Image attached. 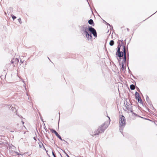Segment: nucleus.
Masks as SVG:
<instances>
[{
  "instance_id": "nucleus-22",
  "label": "nucleus",
  "mask_w": 157,
  "mask_h": 157,
  "mask_svg": "<svg viewBox=\"0 0 157 157\" xmlns=\"http://www.w3.org/2000/svg\"><path fill=\"white\" fill-rule=\"evenodd\" d=\"M20 62H21V63H23V62H24V61H22V60H20Z\"/></svg>"
},
{
  "instance_id": "nucleus-14",
  "label": "nucleus",
  "mask_w": 157,
  "mask_h": 157,
  "mask_svg": "<svg viewBox=\"0 0 157 157\" xmlns=\"http://www.w3.org/2000/svg\"><path fill=\"white\" fill-rule=\"evenodd\" d=\"M12 18H13V20H14V19L16 18V17H15V16H14V15H12Z\"/></svg>"
},
{
  "instance_id": "nucleus-13",
  "label": "nucleus",
  "mask_w": 157,
  "mask_h": 157,
  "mask_svg": "<svg viewBox=\"0 0 157 157\" xmlns=\"http://www.w3.org/2000/svg\"><path fill=\"white\" fill-rule=\"evenodd\" d=\"M135 95H136V98H137V97H139V93L138 92H136V93Z\"/></svg>"
},
{
  "instance_id": "nucleus-9",
  "label": "nucleus",
  "mask_w": 157,
  "mask_h": 157,
  "mask_svg": "<svg viewBox=\"0 0 157 157\" xmlns=\"http://www.w3.org/2000/svg\"><path fill=\"white\" fill-rule=\"evenodd\" d=\"M130 88L132 90H133L135 89V86L133 84L131 85L130 86Z\"/></svg>"
},
{
  "instance_id": "nucleus-16",
  "label": "nucleus",
  "mask_w": 157,
  "mask_h": 157,
  "mask_svg": "<svg viewBox=\"0 0 157 157\" xmlns=\"http://www.w3.org/2000/svg\"><path fill=\"white\" fill-rule=\"evenodd\" d=\"M41 144H42V146L41 145H40V144L39 145L40 147H41V148H42V146H43L44 147V149H45V148L44 147V145H43V144L42 143H41Z\"/></svg>"
},
{
  "instance_id": "nucleus-25",
  "label": "nucleus",
  "mask_w": 157,
  "mask_h": 157,
  "mask_svg": "<svg viewBox=\"0 0 157 157\" xmlns=\"http://www.w3.org/2000/svg\"><path fill=\"white\" fill-rule=\"evenodd\" d=\"M23 127H24L25 128H26L25 126L24 125H23Z\"/></svg>"
},
{
  "instance_id": "nucleus-23",
  "label": "nucleus",
  "mask_w": 157,
  "mask_h": 157,
  "mask_svg": "<svg viewBox=\"0 0 157 157\" xmlns=\"http://www.w3.org/2000/svg\"><path fill=\"white\" fill-rule=\"evenodd\" d=\"M23 86L25 87V88H26V84L25 83H24V84L23 85Z\"/></svg>"
},
{
  "instance_id": "nucleus-18",
  "label": "nucleus",
  "mask_w": 157,
  "mask_h": 157,
  "mask_svg": "<svg viewBox=\"0 0 157 157\" xmlns=\"http://www.w3.org/2000/svg\"><path fill=\"white\" fill-rule=\"evenodd\" d=\"M52 155H53L54 157H55L56 156L53 151L52 152Z\"/></svg>"
},
{
  "instance_id": "nucleus-10",
  "label": "nucleus",
  "mask_w": 157,
  "mask_h": 157,
  "mask_svg": "<svg viewBox=\"0 0 157 157\" xmlns=\"http://www.w3.org/2000/svg\"><path fill=\"white\" fill-rule=\"evenodd\" d=\"M88 23L90 25H92L93 23H94L93 20L92 19H90L88 21Z\"/></svg>"
},
{
  "instance_id": "nucleus-19",
  "label": "nucleus",
  "mask_w": 157,
  "mask_h": 157,
  "mask_svg": "<svg viewBox=\"0 0 157 157\" xmlns=\"http://www.w3.org/2000/svg\"><path fill=\"white\" fill-rule=\"evenodd\" d=\"M15 152L18 155H20L21 154H19L18 152H17L15 151Z\"/></svg>"
},
{
  "instance_id": "nucleus-8",
  "label": "nucleus",
  "mask_w": 157,
  "mask_h": 157,
  "mask_svg": "<svg viewBox=\"0 0 157 157\" xmlns=\"http://www.w3.org/2000/svg\"><path fill=\"white\" fill-rule=\"evenodd\" d=\"M126 110H127L128 111H130L131 112H132V109L131 108V106L129 105H127L126 106Z\"/></svg>"
},
{
  "instance_id": "nucleus-30",
  "label": "nucleus",
  "mask_w": 157,
  "mask_h": 157,
  "mask_svg": "<svg viewBox=\"0 0 157 157\" xmlns=\"http://www.w3.org/2000/svg\"><path fill=\"white\" fill-rule=\"evenodd\" d=\"M68 157H69L68 156Z\"/></svg>"
},
{
  "instance_id": "nucleus-24",
  "label": "nucleus",
  "mask_w": 157,
  "mask_h": 157,
  "mask_svg": "<svg viewBox=\"0 0 157 157\" xmlns=\"http://www.w3.org/2000/svg\"><path fill=\"white\" fill-rule=\"evenodd\" d=\"M11 63H13V61H12H12H11Z\"/></svg>"
},
{
  "instance_id": "nucleus-17",
  "label": "nucleus",
  "mask_w": 157,
  "mask_h": 157,
  "mask_svg": "<svg viewBox=\"0 0 157 157\" xmlns=\"http://www.w3.org/2000/svg\"><path fill=\"white\" fill-rule=\"evenodd\" d=\"M18 20L19 21V22H20V23H21V22H20V21H21V19L20 18H19V19H18Z\"/></svg>"
},
{
  "instance_id": "nucleus-1",
  "label": "nucleus",
  "mask_w": 157,
  "mask_h": 157,
  "mask_svg": "<svg viewBox=\"0 0 157 157\" xmlns=\"http://www.w3.org/2000/svg\"><path fill=\"white\" fill-rule=\"evenodd\" d=\"M117 43L118 44V49L117 52L116 53V54L120 59L124 55V61L125 62L126 61V54L125 46L123 45V40H118Z\"/></svg>"
},
{
  "instance_id": "nucleus-2",
  "label": "nucleus",
  "mask_w": 157,
  "mask_h": 157,
  "mask_svg": "<svg viewBox=\"0 0 157 157\" xmlns=\"http://www.w3.org/2000/svg\"><path fill=\"white\" fill-rule=\"evenodd\" d=\"M89 26H83L81 27V32L83 35L86 37L88 40L91 41L92 36L89 32Z\"/></svg>"
},
{
  "instance_id": "nucleus-26",
  "label": "nucleus",
  "mask_w": 157,
  "mask_h": 157,
  "mask_svg": "<svg viewBox=\"0 0 157 157\" xmlns=\"http://www.w3.org/2000/svg\"><path fill=\"white\" fill-rule=\"evenodd\" d=\"M148 98V97L147 96V98Z\"/></svg>"
},
{
  "instance_id": "nucleus-12",
  "label": "nucleus",
  "mask_w": 157,
  "mask_h": 157,
  "mask_svg": "<svg viewBox=\"0 0 157 157\" xmlns=\"http://www.w3.org/2000/svg\"><path fill=\"white\" fill-rule=\"evenodd\" d=\"M122 57L123 59V60L122 61V68H124V64L123 63H125L126 61L124 62V57H123V56Z\"/></svg>"
},
{
  "instance_id": "nucleus-27",
  "label": "nucleus",
  "mask_w": 157,
  "mask_h": 157,
  "mask_svg": "<svg viewBox=\"0 0 157 157\" xmlns=\"http://www.w3.org/2000/svg\"><path fill=\"white\" fill-rule=\"evenodd\" d=\"M22 82H23V83H24V81L23 80H22Z\"/></svg>"
},
{
  "instance_id": "nucleus-4",
  "label": "nucleus",
  "mask_w": 157,
  "mask_h": 157,
  "mask_svg": "<svg viewBox=\"0 0 157 157\" xmlns=\"http://www.w3.org/2000/svg\"><path fill=\"white\" fill-rule=\"evenodd\" d=\"M119 127L120 132L122 133L125 125V118L123 115L120 116Z\"/></svg>"
},
{
  "instance_id": "nucleus-15",
  "label": "nucleus",
  "mask_w": 157,
  "mask_h": 157,
  "mask_svg": "<svg viewBox=\"0 0 157 157\" xmlns=\"http://www.w3.org/2000/svg\"><path fill=\"white\" fill-rule=\"evenodd\" d=\"M138 102H140H140L141 101V98L140 97H138Z\"/></svg>"
},
{
  "instance_id": "nucleus-11",
  "label": "nucleus",
  "mask_w": 157,
  "mask_h": 157,
  "mask_svg": "<svg viewBox=\"0 0 157 157\" xmlns=\"http://www.w3.org/2000/svg\"><path fill=\"white\" fill-rule=\"evenodd\" d=\"M114 44V42L113 40H111L109 42V44L110 46H113Z\"/></svg>"
},
{
  "instance_id": "nucleus-21",
  "label": "nucleus",
  "mask_w": 157,
  "mask_h": 157,
  "mask_svg": "<svg viewBox=\"0 0 157 157\" xmlns=\"http://www.w3.org/2000/svg\"><path fill=\"white\" fill-rule=\"evenodd\" d=\"M33 139L35 141H36V137H34Z\"/></svg>"
},
{
  "instance_id": "nucleus-3",
  "label": "nucleus",
  "mask_w": 157,
  "mask_h": 157,
  "mask_svg": "<svg viewBox=\"0 0 157 157\" xmlns=\"http://www.w3.org/2000/svg\"><path fill=\"white\" fill-rule=\"evenodd\" d=\"M109 124L108 122H105L99 127L98 129L94 132V134L92 135V136H94L104 132V131L108 127Z\"/></svg>"
},
{
  "instance_id": "nucleus-6",
  "label": "nucleus",
  "mask_w": 157,
  "mask_h": 157,
  "mask_svg": "<svg viewBox=\"0 0 157 157\" xmlns=\"http://www.w3.org/2000/svg\"><path fill=\"white\" fill-rule=\"evenodd\" d=\"M17 107L15 105H11L9 107V109L13 112L15 113L17 110Z\"/></svg>"
},
{
  "instance_id": "nucleus-5",
  "label": "nucleus",
  "mask_w": 157,
  "mask_h": 157,
  "mask_svg": "<svg viewBox=\"0 0 157 157\" xmlns=\"http://www.w3.org/2000/svg\"><path fill=\"white\" fill-rule=\"evenodd\" d=\"M89 32H90L91 34V33L93 34L95 37H97V34L95 29L92 27H89Z\"/></svg>"
},
{
  "instance_id": "nucleus-7",
  "label": "nucleus",
  "mask_w": 157,
  "mask_h": 157,
  "mask_svg": "<svg viewBox=\"0 0 157 157\" xmlns=\"http://www.w3.org/2000/svg\"><path fill=\"white\" fill-rule=\"evenodd\" d=\"M51 130L52 133H55L56 135L59 139L61 140H62V139L61 136H59V135L58 134V133L55 130L53 129H51Z\"/></svg>"
},
{
  "instance_id": "nucleus-29",
  "label": "nucleus",
  "mask_w": 157,
  "mask_h": 157,
  "mask_svg": "<svg viewBox=\"0 0 157 157\" xmlns=\"http://www.w3.org/2000/svg\"><path fill=\"white\" fill-rule=\"evenodd\" d=\"M108 25L110 26V25L109 24H108Z\"/></svg>"
},
{
  "instance_id": "nucleus-28",
  "label": "nucleus",
  "mask_w": 157,
  "mask_h": 157,
  "mask_svg": "<svg viewBox=\"0 0 157 157\" xmlns=\"http://www.w3.org/2000/svg\"><path fill=\"white\" fill-rule=\"evenodd\" d=\"M108 117L109 118V119L110 120V118H109V117Z\"/></svg>"
},
{
  "instance_id": "nucleus-20",
  "label": "nucleus",
  "mask_w": 157,
  "mask_h": 157,
  "mask_svg": "<svg viewBox=\"0 0 157 157\" xmlns=\"http://www.w3.org/2000/svg\"><path fill=\"white\" fill-rule=\"evenodd\" d=\"M21 123H22V124H24V121L22 120H21Z\"/></svg>"
}]
</instances>
